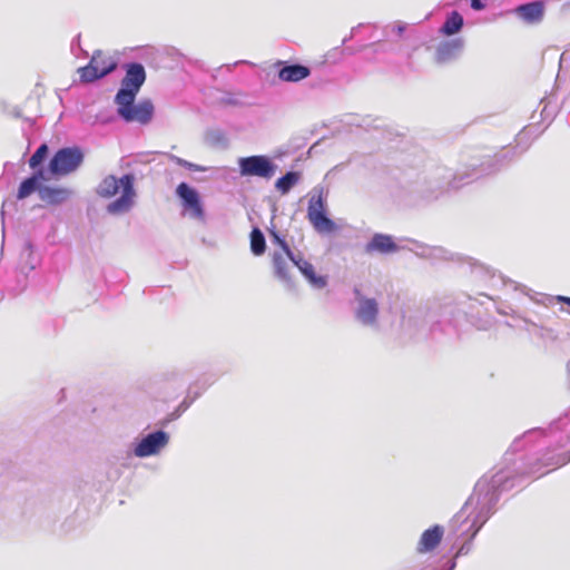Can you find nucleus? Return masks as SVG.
I'll return each mask as SVG.
<instances>
[{
  "label": "nucleus",
  "instance_id": "f257e3e1",
  "mask_svg": "<svg viewBox=\"0 0 570 570\" xmlns=\"http://www.w3.org/2000/svg\"><path fill=\"white\" fill-rule=\"evenodd\" d=\"M134 183L135 177L131 174L124 175L120 178L109 175L100 181L96 188L98 196L109 199L119 191L121 193L119 198L107 206L108 213L118 215L128 212L132 207L136 197Z\"/></svg>",
  "mask_w": 570,
  "mask_h": 570
},
{
  "label": "nucleus",
  "instance_id": "f03ea898",
  "mask_svg": "<svg viewBox=\"0 0 570 570\" xmlns=\"http://www.w3.org/2000/svg\"><path fill=\"white\" fill-rule=\"evenodd\" d=\"M308 222L321 234H330L337 229L336 224L326 215V199L323 188L314 189L307 206Z\"/></svg>",
  "mask_w": 570,
  "mask_h": 570
},
{
  "label": "nucleus",
  "instance_id": "7ed1b4c3",
  "mask_svg": "<svg viewBox=\"0 0 570 570\" xmlns=\"http://www.w3.org/2000/svg\"><path fill=\"white\" fill-rule=\"evenodd\" d=\"M83 155L78 148H61L50 159L49 177H62L75 171L82 163Z\"/></svg>",
  "mask_w": 570,
  "mask_h": 570
},
{
  "label": "nucleus",
  "instance_id": "20e7f679",
  "mask_svg": "<svg viewBox=\"0 0 570 570\" xmlns=\"http://www.w3.org/2000/svg\"><path fill=\"white\" fill-rule=\"evenodd\" d=\"M146 80L142 65L134 62L127 65L126 75L121 81V88L116 95V101L134 102L136 95Z\"/></svg>",
  "mask_w": 570,
  "mask_h": 570
},
{
  "label": "nucleus",
  "instance_id": "39448f33",
  "mask_svg": "<svg viewBox=\"0 0 570 570\" xmlns=\"http://www.w3.org/2000/svg\"><path fill=\"white\" fill-rule=\"evenodd\" d=\"M116 67L117 62L111 56L97 50L89 63L78 69V73L82 82H92L112 72Z\"/></svg>",
  "mask_w": 570,
  "mask_h": 570
},
{
  "label": "nucleus",
  "instance_id": "423d86ee",
  "mask_svg": "<svg viewBox=\"0 0 570 570\" xmlns=\"http://www.w3.org/2000/svg\"><path fill=\"white\" fill-rule=\"evenodd\" d=\"M273 243L279 247V250H274L272 254V264L275 275L284 281L291 279L292 266L296 257L293 255L287 242L273 233Z\"/></svg>",
  "mask_w": 570,
  "mask_h": 570
},
{
  "label": "nucleus",
  "instance_id": "0eeeda50",
  "mask_svg": "<svg viewBox=\"0 0 570 570\" xmlns=\"http://www.w3.org/2000/svg\"><path fill=\"white\" fill-rule=\"evenodd\" d=\"M240 176H256L269 179L275 174L276 166L266 156H249L238 159Z\"/></svg>",
  "mask_w": 570,
  "mask_h": 570
},
{
  "label": "nucleus",
  "instance_id": "6e6552de",
  "mask_svg": "<svg viewBox=\"0 0 570 570\" xmlns=\"http://www.w3.org/2000/svg\"><path fill=\"white\" fill-rule=\"evenodd\" d=\"M116 104L118 106V114L126 121L147 124L153 118L154 106L149 100H144L138 105H134V102L126 104L125 101H116Z\"/></svg>",
  "mask_w": 570,
  "mask_h": 570
},
{
  "label": "nucleus",
  "instance_id": "1a4fd4ad",
  "mask_svg": "<svg viewBox=\"0 0 570 570\" xmlns=\"http://www.w3.org/2000/svg\"><path fill=\"white\" fill-rule=\"evenodd\" d=\"M168 443V435L164 431H156L145 436L135 448L139 458L157 454Z\"/></svg>",
  "mask_w": 570,
  "mask_h": 570
},
{
  "label": "nucleus",
  "instance_id": "9d476101",
  "mask_svg": "<svg viewBox=\"0 0 570 570\" xmlns=\"http://www.w3.org/2000/svg\"><path fill=\"white\" fill-rule=\"evenodd\" d=\"M176 194L181 199L184 207L190 210L193 217L204 218V209L196 189L186 183H180L176 188Z\"/></svg>",
  "mask_w": 570,
  "mask_h": 570
},
{
  "label": "nucleus",
  "instance_id": "9b49d317",
  "mask_svg": "<svg viewBox=\"0 0 570 570\" xmlns=\"http://www.w3.org/2000/svg\"><path fill=\"white\" fill-rule=\"evenodd\" d=\"M444 535L442 525L435 524L426 529L422 534L416 546L419 553H426L435 550L441 543Z\"/></svg>",
  "mask_w": 570,
  "mask_h": 570
},
{
  "label": "nucleus",
  "instance_id": "f8f14e48",
  "mask_svg": "<svg viewBox=\"0 0 570 570\" xmlns=\"http://www.w3.org/2000/svg\"><path fill=\"white\" fill-rule=\"evenodd\" d=\"M50 177L47 175L45 169L40 168L35 171V174L26 179H23L17 191V199L22 200L29 197L31 194L37 191L39 194V189L42 187V181L49 180Z\"/></svg>",
  "mask_w": 570,
  "mask_h": 570
},
{
  "label": "nucleus",
  "instance_id": "ddd939ff",
  "mask_svg": "<svg viewBox=\"0 0 570 570\" xmlns=\"http://www.w3.org/2000/svg\"><path fill=\"white\" fill-rule=\"evenodd\" d=\"M379 314V306L374 298L360 297L358 308L356 311V318L365 325H373L376 323Z\"/></svg>",
  "mask_w": 570,
  "mask_h": 570
},
{
  "label": "nucleus",
  "instance_id": "4468645a",
  "mask_svg": "<svg viewBox=\"0 0 570 570\" xmlns=\"http://www.w3.org/2000/svg\"><path fill=\"white\" fill-rule=\"evenodd\" d=\"M463 48L462 39H453L441 42L435 50V61L444 63L454 59Z\"/></svg>",
  "mask_w": 570,
  "mask_h": 570
},
{
  "label": "nucleus",
  "instance_id": "2eb2a0df",
  "mask_svg": "<svg viewBox=\"0 0 570 570\" xmlns=\"http://www.w3.org/2000/svg\"><path fill=\"white\" fill-rule=\"evenodd\" d=\"M397 250V245L393 240L392 236L384 234H375L371 242L365 246V252L372 254L379 252L381 254H390Z\"/></svg>",
  "mask_w": 570,
  "mask_h": 570
},
{
  "label": "nucleus",
  "instance_id": "dca6fc26",
  "mask_svg": "<svg viewBox=\"0 0 570 570\" xmlns=\"http://www.w3.org/2000/svg\"><path fill=\"white\" fill-rule=\"evenodd\" d=\"M515 12L525 22L537 23L543 18L544 4L542 1L529 2L517 7Z\"/></svg>",
  "mask_w": 570,
  "mask_h": 570
},
{
  "label": "nucleus",
  "instance_id": "f3484780",
  "mask_svg": "<svg viewBox=\"0 0 570 570\" xmlns=\"http://www.w3.org/2000/svg\"><path fill=\"white\" fill-rule=\"evenodd\" d=\"M69 190L60 187L43 186L39 189V198L47 205H59L69 197Z\"/></svg>",
  "mask_w": 570,
  "mask_h": 570
},
{
  "label": "nucleus",
  "instance_id": "a211bd4d",
  "mask_svg": "<svg viewBox=\"0 0 570 570\" xmlns=\"http://www.w3.org/2000/svg\"><path fill=\"white\" fill-rule=\"evenodd\" d=\"M311 75L309 68L303 65L284 66L278 71V78L283 81L296 82L307 78Z\"/></svg>",
  "mask_w": 570,
  "mask_h": 570
},
{
  "label": "nucleus",
  "instance_id": "6ab92c4d",
  "mask_svg": "<svg viewBox=\"0 0 570 570\" xmlns=\"http://www.w3.org/2000/svg\"><path fill=\"white\" fill-rule=\"evenodd\" d=\"M294 266H296L299 269V272L307 278V281L312 285L320 288L326 285V278L323 276H317L314 266L309 262L305 261L303 257H296V261H294Z\"/></svg>",
  "mask_w": 570,
  "mask_h": 570
},
{
  "label": "nucleus",
  "instance_id": "aec40b11",
  "mask_svg": "<svg viewBox=\"0 0 570 570\" xmlns=\"http://www.w3.org/2000/svg\"><path fill=\"white\" fill-rule=\"evenodd\" d=\"M462 27L463 17L458 11H452L441 27L440 32L444 36H453L458 33Z\"/></svg>",
  "mask_w": 570,
  "mask_h": 570
},
{
  "label": "nucleus",
  "instance_id": "412c9836",
  "mask_svg": "<svg viewBox=\"0 0 570 570\" xmlns=\"http://www.w3.org/2000/svg\"><path fill=\"white\" fill-rule=\"evenodd\" d=\"M299 174L296 171H288L283 177L276 180L275 187L281 194H287L291 188L298 181Z\"/></svg>",
  "mask_w": 570,
  "mask_h": 570
},
{
  "label": "nucleus",
  "instance_id": "4be33fe9",
  "mask_svg": "<svg viewBox=\"0 0 570 570\" xmlns=\"http://www.w3.org/2000/svg\"><path fill=\"white\" fill-rule=\"evenodd\" d=\"M266 242L263 233L258 228H254L250 233V250L254 255L261 256L265 253Z\"/></svg>",
  "mask_w": 570,
  "mask_h": 570
},
{
  "label": "nucleus",
  "instance_id": "5701e85b",
  "mask_svg": "<svg viewBox=\"0 0 570 570\" xmlns=\"http://www.w3.org/2000/svg\"><path fill=\"white\" fill-rule=\"evenodd\" d=\"M49 148L47 144H42L39 148L33 153V155L29 159V167L31 169H37L40 164L43 161L46 156L48 155Z\"/></svg>",
  "mask_w": 570,
  "mask_h": 570
},
{
  "label": "nucleus",
  "instance_id": "b1692460",
  "mask_svg": "<svg viewBox=\"0 0 570 570\" xmlns=\"http://www.w3.org/2000/svg\"><path fill=\"white\" fill-rule=\"evenodd\" d=\"M551 464H553V465H554V468L552 469V470H554L556 468L563 465V464H564V461H563V460H562V461H557V462H554V463H550V462L541 463V462H539V461H538V462L534 464V466H532V468H531L530 472H531V473H538V472H540V468H541V466H548V465H551Z\"/></svg>",
  "mask_w": 570,
  "mask_h": 570
},
{
  "label": "nucleus",
  "instance_id": "393cba45",
  "mask_svg": "<svg viewBox=\"0 0 570 570\" xmlns=\"http://www.w3.org/2000/svg\"><path fill=\"white\" fill-rule=\"evenodd\" d=\"M487 0H471V8L474 10H482L485 8Z\"/></svg>",
  "mask_w": 570,
  "mask_h": 570
},
{
  "label": "nucleus",
  "instance_id": "a878e982",
  "mask_svg": "<svg viewBox=\"0 0 570 570\" xmlns=\"http://www.w3.org/2000/svg\"><path fill=\"white\" fill-rule=\"evenodd\" d=\"M558 301L570 306V297L568 296H558Z\"/></svg>",
  "mask_w": 570,
  "mask_h": 570
}]
</instances>
